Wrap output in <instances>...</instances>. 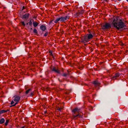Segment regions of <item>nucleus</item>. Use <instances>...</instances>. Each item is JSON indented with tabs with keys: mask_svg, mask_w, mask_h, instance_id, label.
Here are the masks:
<instances>
[{
	"mask_svg": "<svg viewBox=\"0 0 128 128\" xmlns=\"http://www.w3.org/2000/svg\"><path fill=\"white\" fill-rule=\"evenodd\" d=\"M104 0L107 2L108 0Z\"/></svg>",
	"mask_w": 128,
	"mask_h": 128,
	"instance_id": "29",
	"label": "nucleus"
},
{
	"mask_svg": "<svg viewBox=\"0 0 128 128\" xmlns=\"http://www.w3.org/2000/svg\"><path fill=\"white\" fill-rule=\"evenodd\" d=\"M29 14L28 13H26L22 16V17L24 18H28Z\"/></svg>",
	"mask_w": 128,
	"mask_h": 128,
	"instance_id": "12",
	"label": "nucleus"
},
{
	"mask_svg": "<svg viewBox=\"0 0 128 128\" xmlns=\"http://www.w3.org/2000/svg\"><path fill=\"white\" fill-rule=\"evenodd\" d=\"M93 83L95 85L99 86L100 85V84L97 81H94L93 82Z\"/></svg>",
	"mask_w": 128,
	"mask_h": 128,
	"instance_id": "15",
	"label": "nucleus"
},
{
	"mask_svg": "<svg viewBox=\"0 0 128 128\" xmlns=\"http://www.w3.org/2000/svg\"><path fill=\"white\" fill-rule=\"evenodd\" d=\"M40 28L41 30L43 31H44L46 30V27L44 25H41L40 26Z\"/></svg>",
	"mask_w": 128,
	"mask_h": 128,
	"instance_id": "13",
	"label": "nucleus"
},
{
	"mask_svg": "<svg viewBox=\"0 0 128 128\" xmlns=\"http://www.w3.org/2000/svg\"><path fill=\"white\" fill-rule=\"evenodd\" d=\"M9 110H2L1 111H0V114H2L4 113H5L7 112Z\"/></svg>",
	"mask_w": 128,
	"mask_h": 128,
	"instance_id": "17",
	"label": "nucleus"
},
{
	"mask_svg": "<svg viewBox=\"0 0 128 128\" xmlns=\"http://www.w3.org/2000/svg\"><path fill=\"white\" fill-rule=\"evenodd\" d=\"M24 6L23 7V9H24Z\"/></svg>",
	"mask_w": 128,
	"mask_h": 128,
	"instance_id": "34",
	"label": "nucleus"
},
{
	"mask_svg": "<svg viewBox=\"0 0 128 128\" xmlns=\"http://www.w3.org/2000/svg\"><path fill=\"white\" fill-rule=\"evenodd\" d=\"M1 114L0 113V115Z\"/></svg>",
	"mask_w": 128,
	"mask_h": 128,
	"instance_id": "37",
	"label": "nucleus"
},
{
	"mask_svg": "<svg viewBox=\"0 0 128 128\" xmlns=\"http://www.w3.org/2000/svg\"><path fill=\"white\" fill-rule=\"evenodd\" d=\"M48 33H47V32L44 35V36H46L48 35Z\"/></svg>",
	"mask_w": 128,
	"mask_h": 128,
	"instance_id": "27",
	"label": "nucleus"
},
{
	"mask_svg": "<svg viewBox=\"0 0 128 128\" xmlns=\"http://www.w3.org/2000/svg\"><path fill=\"white\" fill-rule=\"evenodd\" d=\"M28 24H29V25L30 26H31L32 25V22L31 21V20H30L29 22H28Z\"/></svg>",
	"mask_w": 128,
	"mask_h": 128,
	"instance_id": "22",
	"label": "nucleus"
},
{
	"mask_svg": "<svg viewBox=\"0 0 128 128\" xmlns=\"http://www.w3.org/2000/svg\"><path fill=\"white\" fill-rule=\"evenodd\" d=\"M28 23H27L26 24L28 25Z\"/></svg>",
	"mask_w": 128,
	"mask_h": 128,
	"instance_id": "33",
	"label": "nucleus"
},
{
	"mask_svg": "<svg viewBox=\"0 0 128 128\" xmlns=\"http://www.w3.org/2000/svg\"><path fill=\"white\" fill-rule=\"evenodd\" d=\"M50 121H48V123H50Z\"/></svg>",
	"mask_w": 128,
	"mask_h": 128,
	"instance_id": "32",
	"label": "nucleus"
},
{
	"mask_svg": "<svg viewBox=\"0 0 128 128\" xmlns=\"http://www.w3.org/2000/svg\"><path fill=\"white\" fill-rule=\"evenodd\" d=\"M61 19L60 17L56 18V20L54 21V22L55 23H57L58 21H60V22Z\"/></svg>",
	"mask_w": 128,
	"mask_h": 128,
	"instance_id": "14",
	"label": "nucleus"
},
{
	"mask_svg": "<svg viewBox=\"0 0 128 128\" xmlns=\"http://www.w3.org/2000/svg\"><path fill=\"white\" fill-rule=\"evenodd\" d=\"M31 90H32L31 89H28V90H27L26 91V94H28L31 91Z\"/></svg>",
	"mask_w": 128,
	"mask_h": 128,
	"instance_id": "19",
	"label": "nucleus"
},
{
	"mask_svg": "<svg viewBox=\"0 0 128 128\" xmlns=\"http://www.w3.org/2000/svg\"><path fill=\"white\" fill-rule=\"evenodd\" d=\"M48 54H49L50 56V58L49 59L52 60V59H54V56L53 52L52 51L50 50L48 52Z\"/></svg>",
	"mask_w": 128,
	"mask_h": 128,
	"instance_id": "9",
	"label": "nucleus"
},
{
	"mask_svg": "<svg viewBox=\"0 0 128 128\" xmlns=\"http://www.w3.org/2000/svg\"><path fill=\"white\" fill-rule=\"evenodd\" d=\"M56 106V109L58 110L60 112L62 111L63 108V106H61V104H60L57 105Z\"/></svg>",
	"mask_w": 128,
	"mask_h": 128,
	"instance_id": "7",
	"label": "nucleus"
},
{
	"mask_svg": "<svg viewBox=\"0 0 128 128\" xmlns=\"http://www.w3.org/2000/svg\"><path fill=\"white\" fill-rule=\"evenodd\" d=\"M118 0L120 1L121 0Z\"/></svg>",
	"mask_w": 128,
	"mask_h": 128,
	"instance_id": "35",
	"label": "nucleus"
},
{
	"mask_svg": "<svg viewBox=\"0 0 128 128\" xmlns=\"http://www.w3.org/2000/svg\"><path fill=\"white\" fill-rule=\"evenodd\" d=\"M120 75V73L118 72L117 73L115 74L114 76H113L112 78L113 79H116Z\"/></svg>",
	"mask_w": 128,
	"mask_h": 128,
	"instance_id": "10",
	"label": "nucleus"
},
{
	"mask_svg": "<svg viewBox=\"0 0 128 128\" xmlns=\"http://www.w3.org/2000/svg\"><path fill=\"white\" fill-rule=\"evenodd\" d=\"M34 32L36 33H37V30L36 29H34Z\"/></svg>",
	"mask_w": 128,
	"mask_h": 128,
	"instance_id": "23",
	"label": "nucleus"
},
{
	"mask_svg": "<svg viewBox=\"0 0 128 128\" xmlns=\"http://www.w3.org/2000/svg\"><path fill=\"white\" fill-rule=\"evenodd\" d=\"M9 122V120H6V122L5 123V124L6 126H7L8 123Z\"/></svg>",
	"mask_w": 128,
	"mask_h": 128,
	"instance_id": "20",
	"label": "nucleus"
},
{
	"mask_svg": "<svg viewBox=\"0 0 128 128\" xmlns=\"http://www.w3.org/2000/svg\"><path fill=\"white\" fill-rule=\"evenodd\" d=\"M127 0V1L128 2V0Z\"/></svg>",
	"mask_w": 128,
	"mask_h": 128,
	"instance_id": "36",
	"label": "nucleus"
},
{
	"mask_svg": "<svg viewBox=\"0 0 128 128\" xmlns=\"http://www.w3.org/2000/svg\"><path fill=\"white\" fill-rule=\"evenodd\" d=\"M68 74H66L65 73H64L62 75V76H64V77H66L68 75Z\"/></svg>",
	"mask_w": 128,
	"mask_h": 128,
	"instance_id": "21",
	"label": "nucleus"
},
{
	"mask_svg": "<svg viewBox=\"0 0 128 128\" xmlns=\"http://www.w3.org/2000/svg\"><path fill=\"white\" fill-rule=\"evenodd\" d=\"M5 121V120L4 118H2L0 120V124H2L4 123Z\"/></svg>",
	"mask_w": 128,
	"mask_h": 128,
	"instance_id": "18",
	"label": "nucleus"
},
{
	"mask_svg": "<svg viewBox=\"0 0 128 128\" xmlns=\"http://www.w3.org/2000/svg\"><path fill=\"white\" fill-rule=\"evenodd\" d=\"M14 100L16 102V103L12 106H15L18 103L20 99V97L18 96H14Z\"/></svg>",
	"mask_w": 128,
	"mask_h": 128,
	"instance_id": "5",
	"label": "nucleus"
},
{
	"mask_svg": "<svg viewBox=\"0 0 128 128\" xmlns=\"http://www.w3.org/2000/svg\"><path fill=\"white\" fill-rule=\"evenodd\" d=\"M22 128H24V126H23V127H22Z\"/></svg>",
	"mask_w": 128,
	"mask_h": 128,
	"instance_id": "30",
	"label": "nucleus"
},
{
	"mask_svg": "<svg viewBox=\"0 0 128 128\" xmlns=\"http://www.w3.org/2000/svg\"><path fill=\"white\" fill-rule=\"evenodd\" d=\"M60 18L61 19L60 22H64L69 18L70 16H67L65 17L62 16L60 17Z\"/></svg>",
	"mask_w": 128,
	"mask_h": 128,
	"instance_id": "6",
	"label": "nucleus"
},
{
	"mask_svg": "<svg viewBox=\"0 0 128 128\" xmlns=\"http://www.w3.org/2000/svg\"><path fill=\"white\" fill-rule=\"evenodd\" d=\"M84 12V11L83 10H82L80 12H78L77 13V15H78L82 16Z\"/></svg>",
	"mask_w": 128,
	"mask_h": 128,
	"instance_id": "11",
	"label": "nucleus"
},
{
	"mask_svg": "<svg viewBox=\"0 0 128 128\" xmlns=\"http://www.w3.org/2000/svg\"><path fill=\"white\" fill-rule=\"evenodd\" d=\"M21 23H22V25H23V26H25V24L24 22H22Z\"/></svg>",
	"mask_w": 128,
	"mask_h": 128,
	"instance_id": "24",
	"label": "nucleus"
},
{
	"mask_svg": "<svg viewBox=\"0 0 128 128\" xmlns=\"http://www.w3.org/2000/svg\"><path fill=\"white\" fill-rule=\"evenodd\" d=\"M38 23L36 22H33V25L34 27H36L38 26Z\"/></svg>",
	"mask_w": 128,
	"mask_h": 128,
	"instance_id": "16",
	"label": "nucleus"
},
{
	"mask_svg": "<svg viewBox=\"0 0 128 128\" xmlns=\"http://www.w3.org/2000/svg\"><path fill=\"white\" fill-rule=\"evenodd\" d=\"M14 102L13 101H12L11 102L10 104H11L12 105H13V104H14Z\"/></svg>",
	"mask_w": 128,
	"mask_h": 128,
	"instance_id": "25",
	"label": "nucleus"
},
{
	"mask_svg": "<svg viewBox=\"0 0 128 128\" xmlns=\"http://www.w3.org/2000/svg\"><path fill=\"white\" fill-rule=\"evenodd\" d=\"M80 109L76 108L73 109L72 111V116L73 119L77 120L78 118H82V116L79 112H80Z\"/></svg>",
	"mask_w": 128,
	"mask_h": 128,
	"instance_id": "2",
	"label": "nucleus"
},
{
	"mask_svg": "<svg viewBox=\"0 0 128 128\" xmlns=\"http://www.w3.org/2000/svg\"><path fill=\"white\" fill-rule=\"evenodd\" d=\"M111 28V24L108 22H106L105 24L102 26V28L103 30H105Z\"/></svg>",
	"mask_w": 128,
	"mask_h": 128,
	"instance_id": "4",
	"label": "nucleus"
},
{
	"mask_svg": "<svg viewBox=\"0 0 128 128\" xmlns=\"http://www.w3.org/2000/svg\"><path fill=\"white\" fill-rule=\"evenodd\" d=\"M33 95V92H31L30 94V96H32Z\"/></svg>",
	"mask_w": 128,
	"mask_h": 128,
	"instance_id": "26",
	"label": "nucleus"
},
{
	"mask_svg": "<svg viewBox=\"0 0 128 128\" xmlns=\"http://www.w3.org/2000/svg\"><path fill=\"white\" fill-rule=\"evenodd\" d=\"M91 109V110H92L93 109V107L92 106H90L89 108V109Z\"/></svg>",
	"mask_w": 128,
	"mask_h": 128,
	"instance_id": "28",
	"label": "nucleus"
},
{
	"mask_svg": "<svg viewBox=\"0 0 128 128\" xmlns=\"http://www.w3.org/2000/svg\"><path fill=\"white\" fill-rule=\"evenodd\" d=\"M124 45V44L122 43V45L123 46Z\"/></svg>",
	"mask_w": 128,
	"mask_h": 128,
	"instance_id": "31",
	"label": "nucleus"
},
{
	"mask_svg": "<svg viewBox=\"0 0 128 128\" xmlns=\"http://www.w3.org/2000/svg\"><path fill=\"white\" fill-rule=\"evenodd\" d=\"M111 22L114 27L118 30L126 26L125 24L122 20L119 19L116 17L112 18Z\"/></svg>",
	"mask_w": 128,
	"mask_h": 128,
	"instance_id": "1",
	"label": "nucleus"
},
{
	"mask_svg": "<svg viewBox=\"0 0 128 128\" xmlns=\"http://www.w3.org/2000/svg\"><path fill=\"white\" fill-rule=\"evenodd\" d=\"M52 71L54 72L57 74H60V71L55 67H54L52 69Z\"/></svg>",
	"mask_w": 128,
	"mask_h": 128,
	"instance_id": "8",
	"label": "nucleus"
},
{
	"mask_svg": "<svg viewBox=\"0 0 128 128\" xmlns=\"http://www.w3.org/2000/svg\"><path fill=\"white\" fill-rule=\"evenodd\" d=\"M93 37V36L91 34H87L82 37L81 38V42L84 43L88 42Z\"/></svg>",
	"mask_w": 128,
	"mask_h": 128,
	"instance_id": "3",
	"label": "nucleus"
}]
</instances>
